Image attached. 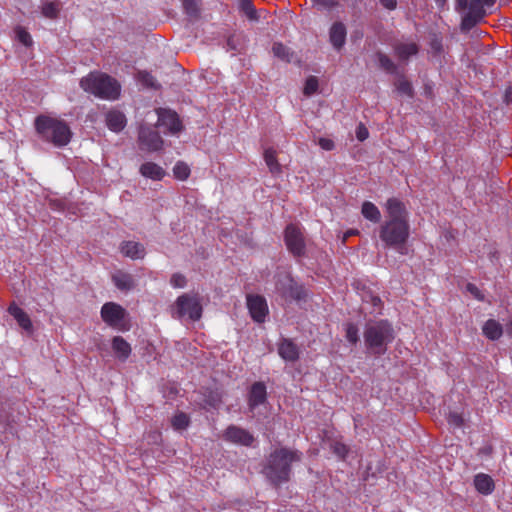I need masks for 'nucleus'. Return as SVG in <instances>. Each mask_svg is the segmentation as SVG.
Here are the masks:
<instances>
[{
  "label": "nucleus",
  "mask_w": 512,
  "mask_h": 512,
  "mask_svg": "<svg viewBox=\"0 0 512 512\" xmlns=\"http://www.w3.org/2000/svg\"><path fill=\"white\" fill-rule=\"evenodd\" d=\"M386 215L379 227V238L385 247L400 251L410 236L408 211L400 200L390 198L386 202Z\"/></svg>",
  "instance_id": "nucleus-1"
},
{
  "label": "nucleus",
  "mask_w": 512,
  "mask_h": 512,
  "mask_svg": "<svg viewBox=\"0 0 512 512\" xmlns=\"http://www.w3.org/2000/svg\"><path fill=\"white\" fill-rule=\"evenodd\" d=\"M302 453L285 447L275 449L267 457L263 473L274 486H280L290 480L291 465L300 462Z\"/></svg>",
  "instance_id": "nucleus-2"
},
{
  "label": "nucleus",
  "mask_w": 512,
  "mask_h": 512,
  "mask_svg": "<svg viewBox=\"0 0 512 512\" xmlns=\"http://www.w3.org/2000/svg\"><path fill=\"white\" fill-rule=\"evenodd\" d=\"M34 127L42 141L58 148L66 146L72 137V131L64 120L48 115L37 116Z\"/></svg>",
  "instance_id": "nucleus-3"
},
{
  "label": "nucleus",
  "mask_w": 512,
  "mask_h": 512,
  "mask_svg": "<svg viewBox=\"0 0 512 512\" xmlns=\"http://www.w3.org/2000/svg\"><path fill=\"white\" fill-rule=\"evenodd\" d=\"M394 338V329L387 320L372 321L365 326L364 343L368 353L374 356L385 354Z\"/></svg>",
  "instance_id": "nucleus-4"
},
{
  "label": "nucleus",
  "mask_w": 512,
  "mask_h": 512,
  "mask_svg": "<svg viewBox=\"0 0 512 512\" xmlns=\"http://www.w3.org/2000/svg\"><path fill=\"white\" fill-rule=\"evenodd\" d=\"M80 87L84 91L106 100L117 99L121 91V86L116 79L100 72H91L83 77Z\"/></svg>",
  "instance_id": "nucleus-5"
},
{
  "label": "nucleus",
  "mask_w": 512,
  "mask_h": 512,
  "mask_svg": "<svg viewBox=\"0 0 512 512\" xmlns=\"http://www.w3.org/2000/svg\"><path fill=\"white\" fill-rule=\"evenodd\" d=\"M275 293L285 303L305 300L307 293L303 285L297 283L287 270H280L274 275Z\"/></svg>",
  "instance_id": "nucleus-6"
},
{
  "label": "nucleus",
  "mask_w": 512,
  "mask_h": 512,
  "mask_svg": "<svg viewBox=\"0 0 512 512\" xmlns=\"http://www.w3.org/2000/svg\"><path fill=\"white\" fill-rule=\"evenodd\" d=\"M202 304L198 294L184 293L180 295L171 307L172 317L182 320L188 318L198 321L202 316Z\"/></svg>",
  "instance_id": "nucleus-7"
},
{
  "label": "nucleus",
  "mask_w": 512,
  "mask_h": 512,
  "mask_svg": "<svg viewBox=\"0 0 512 512\" xmlns=\"http://www.w3.org/2000/svg\"><path fill=\"white\" fill-rule=\"evenodd\" d=\"M101 317L105 323L113 328L119 330H127L129 328L127 322L128 313L121 305L115 302H107L102 306Z\"/></svg>",
  "instance_id": "nucleus-8"
},
{
  "label": "nucleus",
  "mask_w": 512,
  "mask_h": 512,
  "mask_svg": "<svg viewBox=\"0 0 512 512\" xmlns=\"http://www.w3.org/2000/svg\"><path fill=\"white\" fill-rule=\"evenodd\" d=\"M287 249L295 257H302L306 252V241L302 228L296 224H289L284 233Z\"/></svg>",
  "instance_id": "nucleus-9"
},
{
  "label": "nucleus",
  "mask_w": 512,
  "mask_h": 512,
  "mask_svg": "<svg viewBox=\"0 0 512 512\" xmlns=\"http://www.w3.org/2000/svg\"><path fill=\"white\" fill-rule=\"evenodd\" d=\"M139 145L142 150L158 151L163 146V140L152 127L142 125L139 130Z\"/></svg>",
  "instance_id": "nucleus-10"
},
{
  "label": "nucleus",
  "mask_w": 512,
  "mask_h": 512,
  "mask_svg": "<svg viewBox=\"0 0 512 512\" xmlns=\"http://www.w3.org/2000/svg\"><path fill=\"white\" fill-rule=\"evenodd\" d=\"M159 127H165L171 134H177L182 131L183 125L176 112L169 109H158L157 110Z\"/></svg>",
  "instance_id": "nucleus-11"
},
{
  "label": "nucleus",
  "mask_w": 512,
  "mask_h": 512,
  "mask_svg": "<svg viewBox=\"0 0 512 512\" xmlns=\"http://www.w3.org/2000/svg\"><path fill=\"white\" fill-rule=\"evenodd\" d=\"M223 438L225 441L243 446H251L255 441L254 436L248 430L235 425L227 427Z\"/></svg>",
  "instance_id": "nucleus-12"
},
{
  "label": "nucleus",
  "mask_w": 512,
  "mask_h": 512,
  "mask_svg": "<svg viewBox=\"0 0 512 512\" xmlns=\"http://www.w3.org/2000/svg\"><path fill=\"white\" fill-rule=\"evenodd\" d=\"M247 307L252 319L258 323H263L268 315V305L266 299L260 295H247Z\"/></svg>",
  "instance_id": "nucleus-13"
},
{
  "label": "nucleus",
  "mask_w": 512,
  "mask_h": 512,
  "mask_svg": "<svg viewBox=\"0 0 512 512\" xmlns=\"http://www.w3.org/2000/svg\"><path fill=\"white\" fill-rule=\"evenodd\" d=\"M267 400V390L263 382H255L252 384L248 394V406L251 411H254L259 405H262Z\"/></svg>",
  "instance_id": "nucleus-14"
},
{
  "label": "nucleus",
  "mask_w": 512,
  "mask_h": 512,
  "mask_svg": "<svg viewBox=\"0 0 512 512\" xmlns=\"http://www.w3.org/2000/svg\"><path fill=\"white\" fill-rule=\"evenodd\" d=\"M278 353L285 360L295 362L299 358V349L290 339L283 338L278 344Z\"/></svg>",
  "instance_id": "nucleus-15"
},
{
  "label": "nucleus",
  "mask_w": 512,
  "mask_h": 512,
  "mask_svg": "<svg viewBox=\"0 0 512 512\" xmlns=\"http://www.w3.org/2000/svg\"><path fill=\"white\" fill-rule=\"evenodd\" d=\"M394 53L400 61H406L409 57L419 52V46L416 42H397L393 46Z\"/></svg>",
  "instance_id": "nucleus-16"
},
{
  "label": "nucleus",
  "mask_w": 512,
  "mask_h": 512,
  "mask_svg": "<svg viewBox=\"0 0 512 512\" xmlns=\"http://www.w3.org/2000/svg\"><path fill=\"white\" fill-rule=\"evenodd\" d=\"M121 253L133 260L143 259L146 250L143 244L135 241H124L120 246Z\"/></svg>",
  "instance_id": "nucleus-17"
},
{
  "label": "nucleus",
  "mask_w": 512,
  "mask_h": 512,
  "mask_svg": "<svg viewBox=\"0 0 512 512\" xmlns=\"http://www.w3.org/2000/svg\"><path fill=\"white\" fill-rule=\"evenodd\" d=\"M8 312L17 321L18 325L28 333H32L33 325L29 315L15 303L10 304Z\"/></svg>",
  "instance_id": "nucleus-18"
},
{
  "label": "nucleus",
  "mask_w": 512,
  "mask_h": 512,
  "mask_svg": "<svg viewBox=\"0 0 512 512\" xmlns=\"http://www.w3.org/2000/svg\"><path fill=\"white\" fill-rule=\"evenodd\" d=\"M107 127L114 132H120L126 126V117L119 110L112 109L106 113L105 117Z\"/></svg>",
  "instance_id": "nucleus-19"
},
{
  "label": "nucleus",
  "mask_w": 512,
  "mask_h": 512,
  "mask_svg": "<svg viewBox=\"0 0 512 512\" xmlns=\"http://www.w3.org/2000/svg\"><path fill=\"white\" fill-rule=\"evenodd\" d=\"M112 281L121 291H129L135 286L134 277L131 274L121 270H118L112 274Z\"/></svg>",
  "instance_id": "nucleus-20"
},
{
  "label": "nucleus",
  "mask_w": 512,
  "mask_h": 512,
  "mask_svg": "<svg viewBox=\"0 0 512 512\" xmlns=\"http://www.w3.org/2000/svg\"><path fill=\"white\" fill-rule=\"evenodd\" d=\"M140 173L146 178L160 181L166 175L165 170L154 162H145L140 167Z\"/></svg>",
  "instance_id": "nucleus-21"
},
{
  "label": "nucleus",
  "mask_w": 512,
  "mask_h": 512,
  "mask_svg": "<svg viewBox=\"0 0 512 512\" xmlns=\"http://www.w3.org/2000/svg\"><path fill=\"white\" fill-rule=\"evenodd\" d=\"M346 40V28L343 23L336 22L330 29V41L333 47L340 50Z\"/></svg>",
  "instance_id": "nucleus-22"
},
{
  "label": "nucleus",
  "mask_w": 512,
  "mask_h": 512,
  "mask_svg": "<svg viewBox=\"0 0 512 512\" xmlns=\"http://www.w3.org/2000/svg\"><path fill=\"white\" fill-rule=\"evenodd\" d=\"M112 348L116 357L122 361L126 360L130 353V344L121 336H115L112 340Z\"/></svg>",
  "instance_id": "nucleus-23"
},
{
  "label": "nucleus",
  "mask_w": 512,
  "mask_h": 512,
  "mask_svg": "<svg viewBox=\"0 0 512 512\" xmlns=\"http://www.w3.org/2000/svg\"><path fill=\"white\" fill-rule=\"evenodd\" d=\"M483 334L490 340H498L503 332V326L494 319H489L485 322L482 328Z\"/></svg>",
  "instance_id": "nucleus-24"
},
{
  "label": "nucleus",
  "mask_w": 512,
  "mask_h": 512,
  "mask_svg": "<svg viewBox=\"0 0 512 512\" xmlns=\"http://www.w3.org/2000/svg\"><path fill=\"white\" fill-rule=\"evenodd\" d=\"M474 485L478 492L488 495L494 490L492 478L484 473L477 474L474 478Z\"/></svg>",
  "instance_id": "nucleus-25"
},
{
  "label": "nucleus",
  "mask_w": 512,
  "mask_h": 512,
  "mask_svg": "<svg viewBox=\"0 0 512 512\" xmlns=\"http://www.w3.org/2000/svg\"><path fill=\"white\" fill-rule=\"evenodd\" d=\"M361 213L367 220L378 223L381 220V213L378 207L370 201L362 204Z\"/></svg>",
  "instance_id": "nucleus-26"
},
{
  "label": "nucleus",
  "mask_w": 512,
  "mask_h": 512,
  "mask_svg": "<svg viewBox=\"0 0 512 512\" xmlns=\"http://www.w3.org/2000/svg\"><path fill=\"white\" fill-rule=\"evenodd\" d=\"M264 160L272 174H279L281 172V165L276 157V150L268 148L264 151Z\"/></svg>",
  "instance_id": "nucleus-27"
},
{
  "label": "nucleus",
  "mask_w": 512,
  "mask_h": 512,
  "mask_svg": "<svg viewBox=\"0 0 512 512\" xmlns=\"http://www.w3.org/2000/svg\"><path fill=\"white\" fill-rule=\"evenodd\" d=\"M272 52L275 57L288 63L291 62L294 58V52L279 42L273 44Z\"/></svg>",
  "instance_id": "nucleus-28"
},
{
  "label": "nucleus",
  "mask_w": 512,
  "mask_h": 512,
  "mask_svg": "<svg viewBox=\"0 0 512 512\" xmlns=\"http://www.w3.org/2000/svg\"><path fill=\"white\" fill-rule=\"evenodd\" d=\"M377 59L380 67L385 70L387 73L396 74L397 66L396 64L385 54L378 52Z\"/></svg>",
  "instance_id": "nucleus-29"
},
{
  "label": "nucleus",
  "mask_w": 512,
  "mask_h": 512,
  "mask_svg": "<svg viewBox=\"0 0 512 512\" xmlns=\"http://www.w3.org/2000/svg\"><path fill=\"white\" fill-rule=\"evenodd\" d=\"M240 10L249 20H258L257 11L251 0H240Z\"/></svg>",
  "instance_id": "nucleus-30"
},
{
  "label": "nucleus",
  "mask_w": 512,
  "mask_h": 512,
  "mask_svg": "<svg viewBox=\"0 0 512 512\" xmlns=\"http://www.w3.org/2000/svg\"><path fill=\"white\" fill-rule=\"evenodd\" d=\"M481 0H471L468 5V13L482 20L486 15V11Z\"/></svg>",
  "instance_id": "nucleus-31"
},
{
  "label": "nucleus",
  "mask_w": 512,
  "mask_h": 512,
  "mask_svg": "<svg viewBox=\"0 0 512 512\" xmlns=\"http://www.w3.org/2000/svg\"><path fill=\"white\" fill-rule=\"evenodd\" d=\"M345 332L346 339L350 344L356 345L359 342V329L354 323H346Z\"/></svg>",
  "instance_id": "nucleus-32"
},
{
  "label": "nucleus",
  "mask_w": 512,
  "mask_h": 512,
  "mask_svg": "<svg viewBox=\"0 0 512 512\" xmlns=\"http://www.w3.org/2000/svg\"><path fill=\"white\" fill-rule=\"evenodd\" d=\"M395 86L398 92L401 94L407 95L409 97L413 96L412 84L405 77H399L395 82Z\"/></svg>",
  "instance_id": "nucleus-33"
},
{
  "label": "nucleus",
  "mask_w": 512,
  "mask_h": 512,
  "mask_svg": "<svg viewBox=\"0 0 512 512\" xmlns=\"http://www.w3.org/2000/svg\"><path fill=\"white\" fill-rule=\"evenodd\" d=\"M59 11L60 6L57 2H46L42 5V14L47 18H56L58 16Z\"/></svg>",
  "instance_id": "nucleus-34"
},
{
  "label": "nucleus",
  "mask_w": 512,
  "mask_h": 512,
  "mask_svg": "<svg viewBox=\"0 0 512 512\" xmlns=\"http://www.w3.org/2000/svg\"><path fill=\"white\" fill-rule=\"evenodd\" d=\"M137 79L142 85L148 88L158 87L155 77L147 71H139L137 73Z\"/></svg>",
  "instance_id": "nucleus-35"
},
{
  "label": "nucleus",
  "mask_w": 512,
  "mask_h": 512,
  "mask_svg": "<svg viewBox=\"0 0 512 512\" xmlns=\"http://www.w3.org/2000/svg\"><path fill=\"white\" fill-rule=\"evenodd\" d=\"M175 178L179 180H186L190 175V168L184 162H177L173 168Z\"/></svg>",
  "instance_id": "nucleus-36"
},
{
  "label": "nucleus",
  "mask_w": 512,
  "mask_h": 512,
  "mask_svg": "<svg viewBox=\"0 0 512 512\" xmlns=\"http://www.w3.org/2000/svg\"><path fill=\"white\" fill-rule=\"evenodd\" d=\"M189 425V417L187 414L180 412L172 418V426L176 430H183Z\"/></svg>",
  "instance_id": "nucleus-37"
},
{
  "label": "nucleus",
  "mask_w": 512,
  "mask_h": 512,
  "mask_svg": "<svg viewBox=\"0 0 512 512\" xmlns=\"http://www.w3.org/2000/svg\"><path fill=\"white\" fill-rule=\"evenodd\" d=\"M184 11L190 17L199 15V4L197 0H182Z\"/></svg>",
  "instance_id": "nucleus-38"
},
{
  "label": "nucleus",
  "mask_w": 512,
  "mask_h": 512,
  "mask_svg": "<svg viewBox=\"0 0 512 512\" xmlns=\"http://www.w3.org/2000/svg\"><path fill=\"white\" fill-rule=\"evenodd\" d=\"M480 21V19L467 12L462 18L461 29L463 31H469Z\"/></svg>",
  "instance_id": "nucleus-39"
},
{
  "label": "nucleus",
  "mask_w": 512,
  "mask_h": 512,
  "mask_svg": "<svg viewBox=\"0 0 512 512\" xmlns=\"http://www.w3.org/2000/svg\"><path fill=\"white\" fill-rule=\"evenodd\" d=\"M15 33L20 43H22L25 46L32 45L31 35L23 27H17L15 29Z\"/></svg>",
  "instance_id": "nucleus-40"
},
{
  "label": "nucleus",
  "mask_w": 512,
  "mask_h": 512,
  "mask_svg": "<svg viewBox=\"0 0 512 512\" xmlns=\"http://www.w3.org/2000/svg\"><path fill=\"white\" fill-rule=\"evenodd\" d=\"M331 450L341 459H345L349 452V448L345 444L338 441H335L331 444Z\"/></svg>",
  "instance_id": "nucleus-41"
},
{
  "label": "nucleus",
  "mask_w": 512,
  "mask_h": 512,
  "mask_svg": "<svg viewBox=\"0 0 512 512\" xmlns=\"http://www.w3.org/2000/svg\"><path fill=\"white\" fill-rule=\"evenodd\" d=\"M318 89V79L315 76H310L305 83L304 94L311 96Z\"/></svg>",
  "instance_id": "nucleus-42"
},
{
  "label": "nucleus",
  "mask_w": 512,
  "mask_h": 512,
  "mask_svg": "<svg viewBox=\"0 0 512 512\" xmlns=\"http://www.w3.org/2000/svg\"><path fill=\"white\" fill-rule=\"evenodd\" d=\"M363 302L371 304L374 308H380L382 301L379 296L366 293L362 296Z\"/></svg>",
  "instance_id": "nucleus-43"
},
{
  "label": "nucleus",
  "mask_w": 512,
  "mask_h": 512,
  "mask_svg": "<svg viewBox=\"0 0 512 512\" xmlns=\"http://www.w3.org/2000/svg\"><path fill=\"white\" fill-rule=\"evenodd\" d=\"M170 283L175 288H183L186 285V278L182 274L175 273L172 275Z\"/></svg>",
  "instance_id": "nucleus-44"
},
{
  "label": "nucleus",
  "mask_w": 512,
  "mask_h": 512,
  "mask_svg": "<svg viewBox=\"0 0 512 512\" xmlns=\"http://www.w3.org/2000/svg\"><path fill=\"white\" fill-rule=\"evenodd\" d=\"M312 3L321 9H331L337 5V0H311Z\"/></svg>",
  "instance_id": "nucleus-45"
},
{
  "label": "nucleus",
  "mask_w": 512,
  "mask_h": 512,
  "mask_svg": "<svg viewBox=\"0 0 512 512\" xmlns=\"http://www.w3.org/2000/svg\"><path fill=\"white\" fill-rule=\"evenodd\" d=\"M318 145L326 151H331L335 148L334 141L329 138L321 137L318 140Z\"/></svg>",
  "instance_id": "nucleus-46"
},
{
  "label": "nucleus",
  "mask_w": 512,
  "mask_h": 512,
  "mask_svg": "<svg viewBox=\"0 0 512 512\" xmlns=\"http://www.w3.org/2000/svg\"><path fill=\"white\" fill-rule=\"evenodd\" d=\"M369 132L368 129L363 125L359 124L356 128V137L359 141H364L368 138Z\"/></svg>",
  "instance_id": "nucleus-47"
},
{
  "label": "nucleus",
  "mask_w": 512,
  "mask_h": 512,
  "mask_svg": "<svg viewBox=\"0 0 512 512\" xmlns=\"http://www.w3.org/2000/svg\"><path fill=\"white\" fill-rule=\"evenodd\" d=\"M379 2L388 10H394L397 7V0H379Z\"/></svg>",
  "instance_id": "nucleus-48"
},
{
  "label": "nucleus",
  "mask_w": 512,
  "mask_h": 512,
  "mask_svg": "<svg viewBox=\"0 0 512 512\" xmlns=\"http://www.w3.org/2000/svg\"><path fill=\"white\" fill-rule=\"evenodd\" d=\"M449 422L459 427L462 425L463 419L459 414L451 413L449 415Z\"/></svg>",
  "instance_id": "nucleus-49"
},
{
  "label": "nucleus",
  "mask_w": 512,
  "mask_h": 512,
  "mask_svg": "<svg viewBox=\"0 0 512 512\" xmlns=\"http://www.w3.org/2000/svg\"><path fill=\"white\" fill-rule=\"evenodd\" d=\"M467 290H468L471 294H473L477 299L482 300V297L480 296L479 290H478V288H477L475 285H473V284H468V285H467Z\"/></svg>",
  "instance_id": "nucleus-50"
},
{
  "label": "nucleus",
  "mask_w": 512,
  "mask_h": 512,
  "mask_svg": "<svg viewBox=\"0 0 512 512\" xmlns=\"http://www.w3.org/2000/svg\"><path fill=\"white\" fill-rule=\"evenodd\" d=\"M504 331L506 332V334H508L509 336H512V320L509 321L506 325H505V329Z\"/></svg>",
  "instance_id": "nucleus-51"
},
{
  "label": "nucleus",
  "mask_w": 512,
  "mask_h": 512,
  "mask_svg": "<svg viewBox=\"0 0 512 512\" xmlns=\"http://www.w3.org/2000/svg\"><path fill=\"white\" fill-rule=\"evenodd\" d=\"M468 2L467 0H458V6L462 9H465L468 7Z\"/></svg>",
  "instance_id": "nucleus-52"
},
{
  "label": "nucleus",
  "mask_w": 512,
  "mask_h": 512,
  "mask_svg": "<svg viewBox=\"0 0 512 512\" xmlns=\"http://www.w3.org/2000/svg\"><path fill=\"white\" fill-rule=\"evenodd\" d=\"M495 2H496V0H481V3H482L483 5L488 6V7H490V6L494 5V4H495Z\"/></svg>",
  "instance_id": "nucleus-53"
},
{
  "label": "nucleus",
  "mask_w": 512,
  "mask_h": 512,
  "mask_svg": "<svg viewBox=\"0 0 512 512\" xmlns=\"http://www.w3.org/2000/svg\"><path fill=\"white\" fill-rule=\"evenodd\" d=\"M357 233H358V231H356V230H349V231H347V232H346V234H345L344 240H345L348 236L355 235V234H357Z\"/></svg>",
  "instance_id": "nucleus-54"
}]
</instances>
